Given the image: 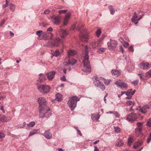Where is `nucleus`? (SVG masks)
<instances>
[{
    "label": "nucleus",
    "instance_id": "nucleus-1",
    "mask_svg": "<svg viewBox=\"0 0 151 151\" xmlns=\"http://www.w3.org/2000/svg\"><path fill=\"white\" fill-rule=\"evenodd\" d=\"M86 52L84 54V58L83 60L84 64V68L82 69L83 71L89 73L91 71V67L89 61V56L88 51H89L87 46L85 47Z\"/></svg>",
    "mask_w": 151,
    "mask_h": 151
},
{
    "label": "nucleus",
    "instance_id": "nucleus-2",
    "mask_svg": "<svg viewBox=\"0 0 151 151\" xmlns=\"http://www.w3.org/2000/svg\"><path fill=\"white\" fill-rule=\"evenodd\" d=\"M81 27L80 28H77V29H78V30L81 33H83L85 34H83L81 35V39L82 40H83L85 42H87L89 38V35H88L89 33L87 32V31L85 30L84 28V26L83 25H81Z\"/></svg>",
    "mask_w": 151,
    "mask_h": 151
},
{
    "label": "nucleus",
    "instance_id": "nucleus-3",
    "mask_svg": "<svg viewBox=\"0 0 151 151\" xmlns=\"http://www.w3.org/2000/svg\"><path fill=\"white\" fill-rule=\"evenodd\" d=\"M76 96H73L70 98L68 101V104L71 110L74 109L76 106L77 103L78 101H79Z\"/></svg>",
    "mask_w": 151,
    "mask_h": 151
},
{
    "label": "nucleus",
    "instance_id": "nucleus-4",
    "mask_svg": "<svg viewBox=\"0 0 151 151\" xmlns=\"http://www.w3.org/2000/svg\"><path fill=\"white\" fill-rule=\"evenodd\" d=\"M37 88L40 93L45 94L49 92L50 89V87L49 86L46 84L38 85Z\"/></svg>",
    "mask_w": 151,
    "mask_h": 151
},
{
    "label": "nucleus",
    "instance_id": "nucleus-5",
    "mask_svg": "<svg viewBox=\"0 0 151 151\" xmlns=\"http://www.w3.org/2000/svg\"><path fill=\"white\" fill-rule=\"evenodd\" d=\"M39 104V109L41 111L42 109H47L46 100L45 98L43 97H40L37 99Z\"/></svg>",
    "mask_w": 151,
    "mask_h": 151
},
{
    "label": "nucleus",
    "instance_id": "nucleus-6",
    "mask_svg": "<svg viewBox=\"0 0 151 151\" xmlns=\"http://www.w3.org/2000/svg\"><path fill=\"white\" fill-rule=\"evenodd\" d=\"M76 62L77 60L76 59L71 58L70 57H67L65 59L63 64L65 66L73 65L76 63Z\"/></svg>",
    "mask_w": 151,
    "mask_h": 151
},
{
    "label": "nucleus",
    "instance_id": "nucleus-7",
    "mask_svg": "<svg viewBox=\"0 0 151 151\" xmlns=\"http://www.w3.org/2000/svg\"><path fill=\"white\" fill-rule=\"evenodd\" d=\"M37 35L38 36L39 40H46L48 37L47 33L44 32L42 30H39L36 32Z\"/></svg>",
    "mask_w": 151,
    "mask_h": 151
},
{
    "label": "nucleus",
    "instance_id": "nucleus-8",
    "mask_svg": "<svg viewBox=\"0 0 151 151\" xmlns=\"http://www.w3.org/2000/svg\"><path fill=\"white\" fill-rule=\"evenodd\" d=\"M117 44V42L115 40H110L107 44L109 49L113 50L115 49Z\"/></svg>",
    "mask_w": 151,
    "mask_h": 151
},
{
    "label": "nucleus",
    "instance_id": "nucleus-9",
    "mask_svg": "<svg viewBox=\"0 0 151 151\" xmlns=\"http://www.w3.org/2000/svg\"><path fill=\"white\" fill-rule=\"evenodd\" d=\"M138 117L139 116L137 114L133 113L128 114L126 120L132 122L136 121Z\"/></svg>",
    "mask_w": 151,
    "mask_h": 151
},
{
    "label": "nucleus",
    "instance_id": "nucleus-10",
    "mask_svg": "<svg viewBox=\"0 0 151 151\" xmlns=\"http://www.w3.org/2000/svg\"><path fill=\"white\" fill-rule=\"evenodd\" d=\"M46 109H42L41 111H40V109H39L40 114L39 118H42L45 117H48L51 115V114L50 113H48V111H50V109L49 108H48V109L46 110L47 112H46L45 113L43 114V112L45 111Z\"/></svg>",
    "mask_w": 151,
    "mask_h": 151
},
{
    "label": "nucleus",
    "instance_id": "nucleus-11",
    "mask_svg": "<svg viewBox=\"0 0 151 151\" xmlns=\"http://www.w3.org/2000/svg\"><path fill=\"white\" fill-rule=\"evenodd\" d=\"M138 75L141 79L144 80L146 78H149L151 76V70H150L146 73L140 72Z\"/></svg>",
    "mask_w": 151,
    "mask_h": 151
},
{
    "label": "nucleus",
    "instance_id": "nucleus-12",
    "mask_svg": "<svg viewBox=\"0 0 151 151\" xmlns=\"http://www.w3.org/2000/svg\"><path fill=\"white\" fill-rule=\"evenodd\" d=\"M115 84L118 87L121 88H125L127 89V84L123 82L121 80H118L115 83Z\"/></svg>",
    "mask_w": 151,
    "mask_h": 151
},
{
    "label": "nucleus",
    "instance_id": "nucleus-13",
    "mask_svg": "<svg viewBox=\"0 0 151 151\" xmlns=\"http://www.w3.org/2000/svg\"><path fill=\"white\" fill-rule=\"evenodd\" d=\"M50 19L55 24H58L60 22L61 17L59 16L53 15L50 17Z\"/></svg>",
    "mask_w": 151,
    "mask_h": 151
},
{
    "label": "nucleus",
    "instance_id": "nucleus-14",
    "mask_svg": "<svg viewBox=\"0 0 151 151\" xmlns=\"http://www.w3.org/2000/svg\"><path fill=\"white\" fill-rule=\"evenodd\" d=\"M150 107L149 106L147 105H145L142 107L139 106L137 109L139 110L142 113L145 114L147 112V109L150 108Z\"/></svg>",
    "mask_w": 151,
    "mask_h": 151
},
{
    "label": "nucleus",
    "instance_id": "nucleus-15",
    "mask_svg": "<svg viewBox=\"0 0 151 151\" xmlns=\"http://www.w3.org/2000/svg\"><path fill=\"white\" fill-rule=\"evenodd\" d=\"M95 80L94 81V83L96 86L98 87V86H99V85L100 84H101L102 83V82L103 81V80H104V78L102 77L99 78L96 76L95 77Z\"/></svg>",
    "mask_w": 151,
    "mask_h": 151
},
{
    "label": "nucleus",
    "instance_id": "nucleus-16",
    "mask_svg": "<svg viewBox=\"0 0 151 151\" xmlns=\"http://www.w3.org/2000/svg\"><path fill=\"white\" fill-rule=\"evenodd\" d=\"M71 14L70 12L68 13L65 16L63 24L64 25H67L68 22V21L70 19Z\"/></svg>",
    "mask_w": 151,
    "mask_h": 151
},
{
    "label": "nucleus",
    "instance_id": "nucleus-17",
    "mask_svg": "<svg viewBox=\"0 0 151 151\" xmlns=\"http://www.w3.org/2000/svg\"><path fill=\"white\" fill-rule=\"evenodd\" d=\"M56 72L54 71H51L47 74V77L49 81L52 80L54 78Z\"/></svg>",
    "mask_w": 151,
    "mask_h": 151
},
{
    "label": "nucleus",
    "instance_id": "nucleus-18",
    "mask_svg": "<svg viewBox=\"0 0 151 151\" xmlns=\"http://www.w3.org/2000/svg\"><path fill=\"white\" fill-rule=\"evenodd\" d=\"M139 65L141 68L144 70H146L151 67V65L147 63H141Z\"/></svg>",
    "mask_w": 151,
    "mask_h": 151
},
{
    "label": "nucleus",
    "instance_id": "nucleus-19",
    "mask_svg": "<svg viewBox=\"0 0 151 151\" xmlns=\"http://www.w3.org/2000/svg\"><path fill=\"white\" fill-rule=\"evenodd\" d=\"M90 47L94 49L96 47L100 46V45L97 40H93L90 44Z\"/></svg>",
    "mask_w": 151,
    "mask_h": 151
},
{
    "label": "nucleus",
    "instance_id": "nucleus-20",
    "mask_svg": "<svg viewBox=\"0 0 151 151\" xmlns=\"http://www.w3.org/2000/svg\"><path fill=\"white\" fill-rule=\"evenodd\" d=\"M50 130L45 131L44 134H42L44 137L48 139H51L52 137V135L50 132Z\"/></svg>",
    "mask_w": 151,
    "mask_h": 151
},
{
    "label": "nucleus",
    "instance_id": "nucleus-21",
    "mask_svg": "<svg viewBox=\"0 0 151 151\" xmlns=\"http://www.w3.org/2000/svg\"><path fill=\"white\" fill-rule=\"evenodd\" d=\"M132 91V89H130L128 90L127 91H124V94L127 96V97H126V99H131L132 96V95L131 92Z\"/></svg>",
    "mask_w": 151,
    "mask_h": 151
},
{
    "label": "nucleus",
    "instance_id": "nucleus-22",
    "mask_svg": "<svg viewBox=\"0 0 151 151\" xmlns=\"http://www.w3.org/2000/svg\"><path fill=\"white\" fill-rule=\"evenodd\" d=\"M68 33L66 30L61 29L60 32V34L62 38H64L67 36Z\"/></svg>",
    "mask_w": 151,
    "mask_h": 151
},
{
    "label": "nucleus",
    "instance_id": "nucleus-23",
    "mask_svg": "<svg viewBox=\"0 0 151 151\" xmlns=\"http://www.w3.org/2000/svg\"><path fill=\"white\" fill-rule=\"evenodd\" d=\"M67 52L68 55V57H70L76 55L77 53V52L76 51L71 50H68Z\"/></svg>",
    "mask_w": 151,
    "mask_h": 151
},
{
    "label": "nucleus",
    "instance_id": "nucleus-24",
    "mask_svg": "<svg viewBox=\"0 0 151 151\" xmlns=\"http://www.w3.org/2000/svg\"><path fill=\"white\" fill-rule=\"evenodd\" d=\"M111 73L113 76H117L120 75L121 73L119 70H112L111 71Z\"/></svg>",
    "mask_w": 151,
    "mask_h": 151
},
{
    "label": "nucleus",
    "instance_id": "nucleus-25",
    "mask_svg": "<svg viewBox=\"0 0 151 151\" xmlns=\"http://www.w3.org/2000/svg\"><path fill=\"white\" fill-rule=\"evenodd\" d=\"M124 145V143L120 139H118L115 142V145L116 146L119 147L122 146Z\"/></svg>",
    "mask_w": 151,
    "mask_h": 151
},
{
    "label": "nucleus",
    "instance_id": "nucleus-26",
    "mask_svg": "<svg viewBox=\"0 0 151 151\" xmlns=\"http://www.w3.org/2000/svg\"><path fill=\"white\" fill-rule=\"evenodd\" d=\"M142 131L141 128H136L135 129V133L137 136H139Z\"/></svg>",
    "mask_w": 151,
    "mask_h": 151
},
{
    "label": "nucleus",
    "instance_id": "nucleus-27",
    "mask_svg": "<svg viewBox=\"0 0 151 151\" xmlns=\"http://www.w3.org/2000/svg\"><path fill=\"white\" fill-rule=\"evenodd\" d=\"M39 76V78L37 80V81H40V83L42 82L44 80L46 79L45 75L41 73L40 74Z\"/></svg>",
    "mask_w": 151,
    "mask_h": 151
},
{
    "label": "nucleus",
    "instance_id": "nucleus-28",
    "mask_svg": "<svg viewBox=\"0 0 151 151\" xmlns=\"http://www.w3.org/2000/svg\"><path fill=\"white\" fill-rule=\"evenodd\" d=\"M39 129H33L30 132L29 135V137L37 133Z\"/></svg>",
    "mask_w": 151,
    "mask_h": 151
},
{
    "label": "nucleus",
    "instance_id": "nucleus-29",
    "mask_svg": "<svg viewBox=\"0 0 151 151\" xmlns=\"http://www.w3.org/2000/svg\"><path fill=\"white\" fill-rule=\"evenodd\" d=\"M126 104L128 106H132L131 107L130 109V111L132 110L133 106L134 105L135 103L134 101L131 100H129L127 101L126 103Z\"/></svg>",
    "mask_w": 151,
    "mask_h": 151
},
{
    "label": "nucleus",
    "instance_id": "nucleus-30",
    "mask_svg": "<svg viewBox=\"0 0 151 151\" xmlns=\"http://www.w3.org/2000/svg\"><path fill=\"white\" fill-rule=\"evenodd\" d=\"M61 42V39L58 38H56L54 41V43L53 44V45L54 46H58L59 44Z\"/></svg>",
    "mask_w": 151,
    "mask_h": 151
},
{
    "label": "nucleus",
    "instance_id": "nucleus-31",
    "mask_svg": "<svg viewBox=\"0 0 151 151\" xmlns=\"http://www.w3.org/2000/svg\"><path fill=\"white\" fill-rule=\"evenodd\" d=\"M137 14L136 12H134V14L133 15V16L132 17V18L131 19V21H132V22L135 23V24H137V23H138V22H135L136 21V20H135V19H137Z\"/></svg>",
    "mask_w": 151,
    "mask_h": 151
},
{
    "label": "nucleus",
    "instance_id": "nucleus-32",
    "mask_svg": "<svg viewBox=\"0 0 151 151\" xmlns=\"http://www.w3.org/2000/svg\"><path fill=\"white\" fill-rule=\"evenodd\" d=\"M35 124V123L34 122H31L27 124V127L26 129H29L30 127H33Z\"/></svg>",
    "mask_w": 151,
    "mask_h": 151
},
{
    "label": "nucleus",
    "instance_id": "nucleus-33",
    "mask_svg": "<svg viewBox=\"0 0 151 151\" xmlns=\"http://www.w3.org/2000/svg\"><path fill=\"white\" fill-rule=\"evenodd\" d=\"M134 141L133 137H130L128 139V145L129 146H130Z\"/></svg>",
    "mask_w": 151,
    "mask_h": 151
},
{
    "label": "nucleus",
    "instance_id": "nucleus-34",
    "mask_svg": "<svg viewBox=\"0 0 151 151\" xmlns=\"http://www.w3.org/2000/svg\"><path fill=\"white\" fill-rule=\"evenodd\" d=\"M62 96L59 93H57L56 95V99L58 101H61L62 99Z\"/></svg>",
    "mask_w": 151,
    "mask_h": 151
},
{
    "label": "nucleus",
    "instance_id": "nucleus-35",
    "mask_svg": "<svg viewBox=\"0 0 151 151\" xmlns=\"http://www.w3.org/2000/svg\"><path fill=\"white\" fill-rule=\"evenodd\" d=\"M60 52L59 50H56L53 53H52V58L53 56L57 57L60 55Z\"/></svg>",
    "mask_w": 151,
    "mask_h": 151
},
{
    "label": "nucleus",
    "instance_id": "nucleus-36",
    "mask_svg": "<svg viewBox=\"0 0 151 151\" xmlns=\"http://www.w3.org/2000/svg\"><path fill=\"white\" fill-rule=\"evenodd\" d=\"M142 144V142L141 141H138L135 143L134 146L133 147L134 148H136L137 147L141 146Z\"/></svg>",
    "mask_w": 151,
    "mask_h": 151
},
{
    "label": "nucleus",
    "instance_id": "nucleus-37",
    "mask_svg": "<svg viewBox=\"0 0 151 151\" xmlns=\"http://www.w3.org/2000/svg\"><path fill=\"white\" fill-rule=\"evenodd\" d=\"M109 8L110 11V13L112 15H113L115 13V10L113 7L110 5L109 6Z\"/></svg>",
    "mask_w": 151,
    "mask_h": 151
},
{
    "label": "nucleus",
    "instance_id": "nucleus-38",
    "mask_svg": "<svg viewBox=\"0 0 151 151\" xmlns=\"http://www.w3.org/2000/svg\"><path fill=\"white\" fill-rule=\"evenodd\" d=\"M114 128L115 132L119 133L120 132L121 129L118 126H114Z\"/></svg>",
    "mask_w": 151,
    "mask_h": 151
},
{
    "label": "nucleus",
    "instance_id": "nucleus-39",
    "mask_svg": "<svg viewBox=\"0 0 151 151\" xmlns=\"http://www.w3.org/2000/svg\"><path fill=\"white\" fill-rule=\"evenodd\" d=\"M101 31L100 28H98L96 32V35L98 37H100L101 34Z\"/></svg>",
    "mask_w": 151,
    "mask_h": 151
},
{
    "label": "nucleus",
    "instance_id": "nucleus-40",
    "mask_svg": "<svg viewBox=\"0 0 151 151\" xmlns=\"http://www.w3.org/2000/svg\"><path fill=\"white\" fill-rule=\"evenodd\" d=\"M104 37H105L104 35H102L100 38H99L98 40L97 41L98 43H99V44L100 46H101V44L102 42L103 41Z\"/></svg>",
    "mask_w": 151,
    "mask_h": 151
},
{
    "label": "nucleus",
    "instance_id": "nucleus-41",
    "mask_svg": "<svg viewBox=\"0 0 151 151\" xmlns=\"http://www.w3.org/2000/svg\"><path fill=\"white\" fill-rule=\"evenodd\" d=\"M91 118L93 120H98L99 118V116L92 115Z\"/></svg>",
    "mask_w": 151,
    "mask_h": 151
},
{
    "label": "nucleus",
    "instance_id": "nucleus-42",
    "mask_svg": "<svg viewBox=\"0 0 151 151\" xmlns=\"http://www.w3.org/2000/svg\"><path fill=\"white\" fill-rule=\"evenodd\" d=\"M103 81L104 82L105 84L107 86L109 85V84L110 83L111 81V80L110 79H107L106 80L104 78V80H103Z\"/></svg>",
    "mask_w": 151,
    "mask_h": 151
},
{
    "label": "nucleus",
    "instance_id": "nucleus-43",
    "mask_svg": "<svg viewBox=\"0 0 151 151\" xmlns=\"http://www.w3.org/2000/svg\"><path fill=\"white\" fill-rule=\"evenodd\" d=\"M9 5L10 6V9L13 12L14 11L15 8V5L12 4H9Z\"/></svg>",
    "mask_w": 151,
    "mask_h": 151
},
{
    "label": "nucleus",
    "instance_id": "nucleus-44",
    "mask_svg": "<svg viewBox=\"0 0 151 151\" xmlns=\"http://www.w3.org/2000/svg\"><path fill=\"white\" fill-rule=\"evenodd\" d=\"M106 50L105 48H100L98 51V52L100 54L102 53Z\"/></svg>",
    "mask_w": 151,
    "mask_h": 151
},
{
    "label": "nucleus",
    "instance_id": "nucleus-45",
    "mask_svg": "<svg viewBox=\"0 0 151 151\" xmlns=\"http://www.w3.org/2000/svg\"><path fill=\"white\" fill-rule=\"evenodd\" d=\"M99 86H98V87H99L101 89L102 91H104L105 89V88L104 85L102 83L101 84H100Z\"/></svg>",
    "mask_w": 151,
    "mask_h": 151
},
{
    "label": "nucleus",
    "instance_id": "nucleus-46",
    "mask_svg": "<svg viewBox=\"0 0 151 151\" xmlns=\"http://www.w3.org/2000/svg\"><path fill=\"white\" fill-rule=\"evenodd\" d=\"M67 11L68 10L67 9L60 10L58 11V13L59 14H64L66 13V12H67Z\"/></svg>",
    "mask_w": 151,
    "mask_h": 151
},
{
    "label": "nucleus",
    "instance_id": "nucleus-47",
    "mask_svg": "<svg viewBox=\"0 0 151 151\" xmlns=\"http://www.w3.org/2000/svg\"><path fill=\"white\" fill-rule=\"evenodd\" d=\"M142 124L140 122H138L137 123V125L138 127L137 128H141L142 127Z\"/></svg>",
    "mask_w": 151,
    "mask_h": 151
},
{
    "label": "nucleus",
    "instance_id": "nucleus-48",
    "mask_svg": "<svg viewBox=\"0 0 151 151\" xmlns=\"http://www.w3.org/2000/svg\"><path fill=\"white\" fill-rule=\"evenodd\" d=\"M146 125L149 127L151 126V118L149 119L146 124Z\"/></svg>",
    "mask_w": 151,
    "mask_h": 151
},
{
    "label": "nucleus",
    "instance_id": "nucleus-49",
    "mask_svg": "<svg viewBox=\"0 0 151 151\" xmlns=\"http://www.w3.org/2000/svg\"><path fill=\"white\" fill-rule=\"evenodd\" d=\"M122 44L123 46L125 48L127 47L129 45V44L128 43L126 42L125 41H124L123 43H122Z\"/></svg>",
    "mask_w": 151,
    "mask_h": 151
},
{
    "label": "nucleus",
    "instance_id": "nucleus-50",
    "mask_svg": "<svg viewBox=\"0 0 151 151\" xmlns=\"http://www.w3.org/2000/svg\"><path fill=\"white\" fill-rule=\"evenodd\" d=\"M138 82L139 80L138 79H137V80H135L133 82H132L131 83L134 85L136 86L138 84Z\"/></svg>",
    "mask_w": 151,
    "mask_h": 151
},
{
    "label": "nucleus",
    "instance_id": "nucleus-51",
    "mask_svg": "<svg viewBox=\"0 0 151 151\" xmlns=\"http://www.w3.org/2000/svg\"><path fill=\"white\" fill-rule=\"evenodd\" d=\"M5 137V135L2 132H0V138H3Z\"/></svg>",
    "mask_w": 151,
    "mask_h": 151
},
{
    "label": "nucleus",
    "instance_id": "nucleus-52",
    "mask_svg": "<svg viewBox=\"0 0 151 151\" xmlns=\"http://www.w3.org/2000/svg\"><path fill=\"white\" fill-rule=\"evenodd\" d=\"M5 19H3L1 20L0 23V26H2L5 23Z\"/></svg>",
    "mask_w": 151,
    "mask_h": 151
},
{
    "label": "nucleus",
    "instance_id": "nucleus-53",
    "mask_svg": "<svg viewBox=\"0 0 151 151\" xmlns=\"http://www.w3.org/2000/svg\"><path fill=\"white\" fill-rule=\"evenodd\" d=\"M151 140V132L150 134L149 137L147 139V143H149L150 141Z\"/></svg>",
    "mask_w": 151,
    "mask_h": 151
},
{
    "label": "nucleus",
    "instance_id": "nucleus-54",
    "mask_svg": "<svg viewBox=\"0 0 151 151\" xmlns=\"http://www.w3.org/2000/svg\"><path fill=\"white\" fill-rule=\"evenodd\" d=\"M60 80L63 81H66V79L65 78V76H63V77H62L60 78Z\"/></svg>",
    "mask_w": 151,
    "mask_h": 151
},
{
    "label": "nucleus",
    "instance_id": "nucleus-55",
    "mask_svg": "<svg viewBox=\"0 0 151 151\" xmlns=\"http://www.w3.org/2000/svg\"><path fill=\"white\" fill-rule=\"evenodd\" d=\"M76 129L77 131L78 134L80 135L81 136L82 135V134L80 131L79 130V129H78V128H76Z\"/></svg>",
    "mask_w": 151,
    "mask_h": 151
},
{
    "label": "nucleus",
    "instance_id": "nucleus-56",
    "mask_svg": "<svg viewBox=\"0 0 151 151\" xmlns=\"http://www.w3.org/2000/svg\"><path fill=\"white\" fill-rule=\"evenodd\" d=\"M0 109L4 113L5 112V111L4 109V107L3 106H0Z\"/></svg>",
    "mask_w": 151,
    "mask_h": 151
},
{
    "label": "nucleus",
    "instance_id": "nucleus-57",
    "mask_svg": "<svg viewBox=\"0 0 151 151\" xmlns=\"http://www.w3.org/2000/svg\"><path fill=\"white\" fill-rule=\"evenodd\" d=\"M114 114L116 117L118 118L119 117V115L117 112H114Z\"/></svg>",
    "mask_w": 151,
    "mask_h": 151
},
{
    "label": "nucleus",
    "instance_id": "nucleus-58",
    "mask_svg": "<svg viewBox=\"0 0 151 151\" xmlns=\"http://www.w3.org/2000/svg\"><path fill=\"white\" fill-rule=\"evenodd\" d=\"M50 11L48 10H46L45 11L44 13L45 14H48L50 12Z\"/></svg>",
    "mask_w": 151,
    "mask_h": 151
},
{
    "label": "nucleus",
    "instance_id": "nucleus-59",
    "mask_svg": "<svg viewBox=\"0 0 151 151\" xmlns=\"http://www.w3.org/2000/svg\"><path fill=\"white\" fill-rule=\"evenodd\" d=\"M129 50L130 51H132V52H134V49L133 48V47L131 46L129 48Z\"/></svg>",
    "mask_w": 151,
    "mask_h": 151
},
{
    "label": "nucleus",
    "instance_id": "nucleus-60",
    "mask_svg": "<svg viewBox=\"0 0 151 151\" xmlns=\"http://www.w3.org/2000/svg\"><path fill=\"white\" fill-rule=\"evenodd\" d=\"M6 98L5 96H0V100H2Z\"/></svg>",
    "mask_w": 151,
    "mask_h": 151
},
{
    "label": "nucleus",
    "instance_id": "nucleus-61",
    "mask_svg": "<svg viewBox=\"0 0 151 151\" xmlns=\"http://www.w3.org/2000/svg\"><path fill=\"white\" fill-rule=\"evenodd\" d=\"M124 94V92L122 91L121 92V94H118V96L119 98H120Z\"/></svg>",
    "mask_w": 151,
    "mask_h": 151
},
{
    "label": "nucleus",
    "instance_id": "nucleus-62",
    "mask_svg": "<svg viewBox=\"0 0 151 151\" xmlns=\"http://www.w3.org/2000/svg\"><path fill=\"white\" fill-rule=\"evenodd\" d=\"M52 30H53L52 28L51 27H50L47 29V32L50 31V32H52Z\"/></svg>",
    "mask_w": 151,
    "mask_h": 151
},
{
    "label": "nucleus",
    "instance_id": "nucleus-63",
    "mask_svg": "<svg viewBox=\"0 0 151 151\" xmlns=\"http://www.w3.org/2000/svg\"><path fill=\"white\" fill-rule=\"evenodd\" d=\"M6 4H4L3 5V6L4 7H6L8 5V1L7 0H6Z\"/></svg>",
    "mask_w": 151,
    "mask_h": 151
},
{
    "label": "nucleus",
    "instance_id": "nucleus-64",
    "mask_svg": "<svg viewBox=\"0 0 151 151\" xmlns=\"http://www.w3.org/2000/svg\"><path fill=\"white\" fill-rule=\"evenodd\" d=\"M119 40L120 42H121L122 44L123 43V42L125 41L122 38H120L119 39Z\"/></svg>",
    "mask_w": 151,
    "mask_h": 151
}]
</instances>
